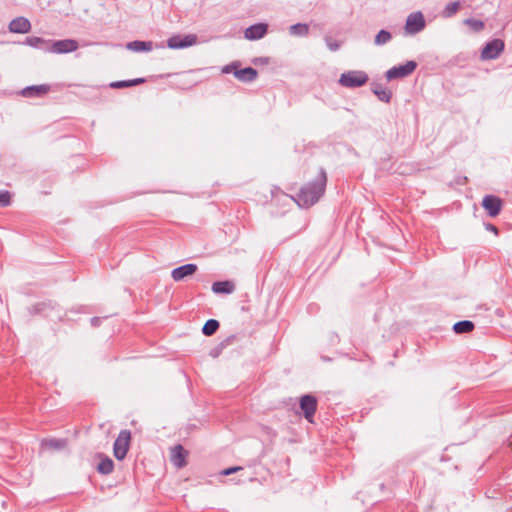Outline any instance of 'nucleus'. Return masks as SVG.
Returning <instances> with one entry per match:
<instances>
[{"mask_svg":"<svg viewBox=\"0 0 512 512\" xmlns=\"http://www.w3.org/2000/svg\"><path fill=\"white\" fill-rule=\"evenodd\" d=\"M327 174L324 168H320L316 178L303 187L297 194L296 201L300 207L309 208L313 206L325 192Z\"/></svg>","mask_w":512,"mask_h":512,"instance_id":"1","label":"nucleus"},{"mask_svg":"<svg viewBox=\"0 0 512 512\" xmlns=\"http://www.w3.org/2000/svg\"><path fill=\"white\" fill-rule=\"evenodd\" d=\"M369 80L368 74L362 70H350L341 74L338 83L345 88L364 86Z\"/></svg>","mask_w":512,"mask_h":512,"instance_id":"2","label":"nucleus"},{"mask_svg":"<svg viewBox=\"0 0 512 512\" xmlns=\"http://www.w3.org/2000/svg\"><path fill=\"white\" fill-rule=\"evenodd\" d=\"M131 432L127 429L121 430L113 445L114 456L118 460H123L129 450Z\"/></svg>","mask_w":512,"mask_h":512,"instance_id":"3","label":"nucleus"},{"mask_svg":"<svg viewBox=\"0 0 512 512\" xmlns=\"http://www.w3.org/2000/svg\"><path fill=\"white\" fill-rule=\"evenodd\" d=\"M417 68V62L414 60H409L405 64L393 66L389 70L386 71L385 76L388 81L394 79H401L412 74Z\"/></svg>","mask_w":512,"mask_h":512,"instance_id":"4","label":"nucleus"},{"mask_svg":"<svg viewBox=\"0 0 512 512\" xmlns=\"http://www.w3.org/2000/svg\"><path fill=\"white\" fill-rule=\"evenodd\" d=\"M425 26L426 22L424 15L422 12L417 11L407 16L404 29L406 34L415 35L424 30Z\"/></svg>","mask_w":512,"mask_h":512,"instance_id":"5","label":"nucleus"},{"mask_svg":"<svg viewBox=\"0 0 512 512\" xmlns=\"http://www.w3.org/2000/svg\"><path fill=\"white\" fill-rule=\"evenodd\" d=\"M505 49V43L501 39H493L485 44L481 51V59L494 60L497 59Z\"/></svg>","mask_w":512,"mask_h":512,"instance_id":"6","label":"nucleus"},{"mask_svg":"<svg viewBox=\"0 0 512 512\" xmlns=\"http://www.w3.org/2000/svg\"><path fill=\"white\" fill-rule=\"evenodd\" d=\"M299 405L305 419L308 422L313 423V418L318 405L316 397L311 394H305L300 398Z\"/></svg>","mask_w":512,"mask_h":512,"instance_id":"7","label":"nucleus"},{"mask_svg":"<svg viewBox=\"0 0 512 512\" xmlns=\"http://www.w3.org/2000/svg\"><path fill=\"white\" fill-rule=\"evenodd\" d=\"M197 43V36L189 34L185 36L174 35L167 40V46L170 49H182L193 46Z\"/></svg>","mask_w":512,"mask_h":512,"instance_id":"8","label":"nucleus"},{"mask_svg":"<svg viewBox=\"0 0 512 512\" xmlns=\"http://www.w3.org/2000/svg\"><path fill=\"white\" fill-rule=\"evenodd\" d=\"M502 205V200L498 196L492 194L484 196L482 200V207L490 217L498 216L501 212Z\"/></svg>","mask_w":512,"mask_h":512,"instance_id":"9","label":"nucleus"},{"mask_svg":"<svg viewBox=\"0 0 512 512\" xmlns=\"http://www.w3.org/2000/svg\"><path fill=\"white\" fill-rule=\"evenodd\" d=\"M78 46V42L74 39L57 40L49 44V51L56 54H64L77 50Z\"/></svg>","mask_w":512,"mask_h":512,"instance_id":"10","label":"nucleus"},{"mask_svg":"<svg viewBox=\"0 0 512 512\" xmlns=\"http://www.w3.org/2000/svg\"><path fill=\"white\" fill-rule=\"evenodd\" d=\"M50 90L51 86L48 84L32 85L23 88L20 94L26 98H37L46 95Z\"/></svg>","mask_w":512,"mask_h":512,"instance_id":"11","label":"nucleus"},{"mask_svg":"<svg viewBox=\"0 0 512 512\" xmlns=\"http://www.w3.org/2000/svg\"><path fill=\"white\" fill-rule=\"evenodd\" d=\"M198 267L196 264L188 263L174 268L171 271V277L174 281L178 282L183 280L187 276L193 275L197 271Z\"/></svg>","mask_w":512,"mask_h":512,"instance_id":"12","label":"nucleus"},{"mask_svg":"<svg viewBox=\"0 0 512 512\" xmlns=\"http://www.w3.org/2000/svg\"><path fill=\"white\" fill-rule=\"evenodd\" d=\"M187 456L188 452L180 444L175 445L171 449V461L177 468H183L186 466Z\"/></svg>","mask_w":512,"mask_h":512,"instance_id":"13","label":"nucleus"},{"mask_svg":"<svg viewBox=\"0 0 512 512\" xmlns=\"http://www.w3.org/2000/svg\"><path fill=\"white\" fill-rule=\"evenodd\" d=\"M268 25L264 23H257L251 25L245 30V38L249 40H259L267 33Z\"/></svg>","mask_w":512,"mask_h":512,"instance_id":"14","label":"nucleus"},{"mask_svg":"<svg viewBox=\"0 0 512 512\" xmlns=\"http://www.w3.org/2000/svg\"><path fill=\"white\" fill-rule=\"evenodd\" d=\"M9 30L12 33L25 34L31 30V23L25 17H17L9 23Z\"/></svg>","mask_w":512,"mask_h":512,"instance_id":"15","label":"nucleus"},{"mask_svg":"<svg viewBox=\"0 0 512 512\" xmlns=\"http://www.w3.org/2000/svg\"><path fill=\"white\" fill-rule=\"evenodd\" d=\"M233 74L239 81L249 83L253 82L257 78L258 72L252 67H246L243 69L235 70Z\"/></svg>","mask_w":512,"mask_h":512,"instance_id":"16","label":"nucleus"},{"mask_svg":"<svg viewBox=\"0 0 512 512\" xmlns=\"http://www.w3.org/2000/svg\"><path fill=\"white\" fill-rule=\"evenodd\" d=\"M235 290V285L231 281H217L212 284V291L215 294H231Z\"/></svg>","mask_w":512,"mask_h":512,"instance_id":"17","label":"nucleus"},{"mask_svg":"<svg viewBox=\"0 0 512 512\" xmlns=\"http://www.w3.org/2000/svg\"><path fill=\"white\" fill-rule=\"evenodd\" d=\"M371 90L380 101L385 103H389L391 101L392 92L384 88L381 84L373 83Z\"/></svg>","mask_w":512,"mask_h":512,"instance_id":"18","label":"nucleus"},{"mask_svg":"<svg viewBox=\"0 0 512 512\" xmlns=\"http://www.w3.org/2000/svg\"><path fill=\"white\" fill-rule=\"evenodd\" d=\"M114 470V463L111 458L101 455V460L97 465V471L103 475H109Z\"/></svg>","mask_w":512,"mask_h":512,"instance_id":"19","label":"nucleus"},{"mask_svg":"<svg viewBox=\"0 0 512 512\" xmlns=\"http://www.w3.org/2000/svg\"><path fill=\"white\" fill-rule=\"evenodd\" d=\"M126 47H127V49L135 51V52L151 51L152 50V42L135 40V41L127 43Z\"/></svg>","mask_w":512,"mask_h":512,"instance_id":"20","label":"nucleus"},{"mask_svg":"<svg viewBox=\"0 0 512 512\" xmlns=\"http://www.w3.org/2000/svg\"><path fill=\"white\" fill-rule=\"evenodd\" d=\"M475 325L470 320H461L453 325V331L456 334H464L473 331Z\"/></svg>","mask_w":512,"mask_h":512,"instance_id":"21","label":"nucleus"},{"mask_svg":"<svg viewBox=\"0 0 512 512\" xmlns=\"http://www.w3.org/2000/svg\"><path fill=\"white\" fill-rule=\"evenodd\" d=\"M25 43L31 47L38 48V49H45V50H49V44H50L45 39H43L41 37H37V36L27 37Z\"/></svg>","mask_w":512,"mask_h":512,"instance_id":"22","label":"nucleus"},{"mask_svg":"<svg viewBox=\"0 0 512 512\" xmlns=\"http://www.w3.org/2000/svg\"><path fill=\"white\" fill-rule=\"evenodd\" d=\"M461 8V2L455 1L448 3L441 12V16L443 18H451L453 17Z\"/></svg>","mask_w":512,"mask_h":512,"instance_id":"23","label":"nucleus"},{"mask_svg":"<svg viewBox=\"0 0 512 512\" xmlns=\"http://www.w3.org/2000/svg\"><path fill=\"white\" fill-rule=\"evenodd\" d=\"M144 78H135L132 80H123V81H115L110 84L111 88L119 89V88H125V87H131L135 86L141 83H144Z\"/></svg>","mask_w":512,"mask_h":512,"instance_id":"24","label":"nucleus"},{"mask_svg":"<svg viewBox=\"0 0 512 512\" xmlns=\"http://www.w3.org/2000/svg\"><path fill=\"white\" fill-rule=\"evenodd\" d=\"M219 326L220 324L218 320L209 319L205 322L204 326L202 327V333L205 336H212L219 329Z\"/></svg>","mask_w":512,"mask_h":512,"instance_id":"25","label":"nucleus"},{"mask_svg":"<svg viewBox=\"0 0 512 512\" xmlns=\"http://www.w3.org/2000/svg\"><path fill=\"white\" fill-rule=\"evenodd\" d=\"M392 39V34L385 29H381L374 38V44L376 46H383L389 43Z\"/></svg>","mask_w":512,"mask_h":512,"instance_id":"26","label":"nucleus"},{"mask_svg":"<svg viewBox=\"0 0 512 512\" xmlns=\"http://www.w3.org/2000/svg\"><path fill=\"white\" fill-rule=\"evenodd\" d=\"M289 32L293 36H306L309 33V26L305 23H297L290 26Z\"/></svg>","mask_w":512,"mask_h":512,"instance_id":"27","label":"nucleus"},{"mask_svg":"<svg viewBox=\"0 0 512 512\" xmlns=\"http://www.w3.org/2000/svg\"><path fill=\"white\" fill-rule=\"evenodd\" d=\"M464 24L467 25L473 32H481L485 28V23L482 20L467 18L464 20Z\"/></svg>","mask_w":512,"mask_h":512,"instance_id":"28","label":"nucleus"},{"mask_svg":"<svg viewBox=\"0 0 512 512\" xmlns=\"http://www.w3.org/2000/svg\"><path fill=\"white\" fill-rule=\"evenodd\" d=\"M11 204V194L7 190L0 191V207H8Z\"/></svg>","mask_w":512,"mask_h":512,"instance_id":"29","label":"nucleus"},{"mask_svg":"<svg viewBox=\"0 0 512 512\" xmlns=\"http://www.w3.org/2000/svg\"><path fill=\"white\" fill-rule=\"evenodd\" d=\"M46 443L51 448L62 449L66 445V440H64V439H50Z\"/></svg>","mask_w":512,"mask_h":512,"instance_id":"30","label":"nucleus"},{"mask_svg":"<svg viewBox=\"0 0 512 512\" xmlns=\"http://www.w3.org/2000/svg\"><path fill=\"white\" fill-rule=\"evenodd\" d=\"M325 42L330 51L335 52L340 48V43L333 40L330 36L325 37Z\"/></svg>","mask_w":512,"mask_h":512,"instance_id":"31","label":"nucleus"},{"mask_svg":"<svg viewBox=\"0 0 512 512\" xmlns=\"http://www.w3.org/2000/svg\"><path fill=\"white\" fill-rule=\"evenodd\" d=\"M243 468L241 466H234V467H229L227 469H224L221 474L222 475H225V476H228V475H231L237 471H240L242 470Z\"/></svg>","mask_w":512,"mask_h":512,"instance_id":"32","label":"nucleus"},{"mask_svg":"<svg viewBox=\"0 0 512 512\" xmlns=\"http://www.w3.org/2000/svg\"><path fill=\"white\" fill-rule=\"evenodd\" d=\"M235 70H238L236 65L234 63L230 64V65H226L223 69H222V72L223 73H233Z\"/></svg>","mask_w":512,"mask_h":512,"instance_id":"33","label":"nucleus"},{"mask_svg":"<svg viewBox=\"0 0 512 512\" xmlns=\"http://www.w3.org/2000/svg\"><path fill=\"white\" fill-rule=\"evenodd\" d=\"M485 228H486V230L491 231V232H493L496 235H498V233H499L498 228L495 225L491 224V223L485 224Z\"/></svg>","mask_w":512,"mask_h":512,"instance_id":"34","label":"nucleus"},{"mask_svg":"<svg viewBox=\"0 0 512 512\" xmlns=\"http://www.w3.org/2000/svg\"><path fill=\"white\" fill-rule=\"evenodd\" d=\"M102 318L100 317H92L90 322L93 327H98L101 324Z\"/></svg>","mask_w":512,"mask_h":512,"instance_id":"35","label":"nucleus"},{"mask_svg":"<svg viewBox=\"0 0 512 512\" xmlns=\"http://www.w3.org/2000/svg\"><path fill=\"white\" fill-rule=\"evenodd\" d=\"M213 356H217V351H214V353H211Z\"/></svg>","mask_w":512,"mask_h":512,"instance_id":"36","label":"nucleus"},{"mask_svg":"<svg viewBox=\"0 0 512 512\" xmlns=\"http://www.w3.org/2000/svg\"><path fill=\"white\" fill-rule=\"evenodd\" d=\"M213 356H217V351H214V353H211Z\"/></svg>","mask_w":512,"mask_h":512,"instance_id":"37","label":"nucleus"}]
</instances>
